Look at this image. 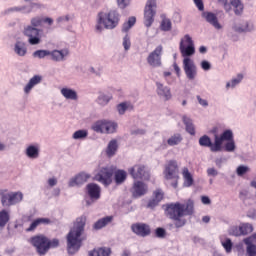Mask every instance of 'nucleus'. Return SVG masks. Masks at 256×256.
I'll return each instance as SVG.
<instances>
[{"mask_svg":"<svg viewBox=\"0 0 256 256\" xmlns=\"http://www.w3.org/2000/svg\"><path fill=\"white\" fill-rule=\"evenodd\" d=\"M161 57H163V46H157L147 57V63L150 67H161Z\"/></svg>","mask_w":256,"mask_h":256,"instance_id":"nucleus-13","label":"nucleus"},{"mask_svg":"<svg viewBox=\"0 0 256 256\" xmlns=\"http://www.w3.org/2000/svg\"><path fill=\"white\" fill-rule=\"evenodd\" d=\"M43 25V17L36 16L30 19V24L26 25V27H34V29H39Z\"/></svg>","mask_w":256,"mask_h":256,"instance_id":"nucleus-47","label":"nucleus"},{"mask_svg":"<svg viewBox=\"0 0 256 256\" xmlns=\"http://www.w3.org/2000/svg\"><path fill=\"white\" fill-rule=\"evenodd\" d=\"M1 205L2 207H13V201L9 190L6 189L3 195L1 196Z\"/></svg>","mask_w":256,"mask_h":256,"instance_id":"nucleus-41","label":"nucleus"},{"mask_svg":"<svg viewBox=\"0 0 256 256\" xmlns=\"http://www.w3.org/2000/svg\"><path fill=\"white\" fill-rule=\"evenodd\" d=\"M10 197L12 199V205H19L21 201H23V192L17 191V192H10Z\"/></svg>","mask_w":256,"mask_h":256,"instance_id":"nucleus-46","label":"nucleus"},{"mask_svg":"<svg viewBox=\"0 0 256 256\" xmlns=\"http://www.w3.org/2000/svg\"><path fill=\"white\" fill-rule=\"evenodd\" d=\"M157 15V0H147L144 8V25L151 27Z\"/></svg>","mask_w":256,"mask_h":256,"instance_id":"nucleus-7","label":"nucleus"},{"mask_svg":"<svg viewBox=\"0 0 256 256\" xmlns=\"http://www.w3.org/2000/svg\"><path fill=\"white\" fill-rule=\"evenodd\" d=\"M245 245H247L246 253L247 256H256V233L244 239Z\"/></svg>","mask_w":256,"mask_h":256,"instance_id":"nucleus-26","label":"nucleus"},{"mask_svg":"<svg viewBox=\"0 0 256 256\" xmlns=\"http://www.w3.org/2000/svg\"><path fill=\"white\" fill-rule=\"evenodd\" d=\"M86 223L87 217H78L74 222L72 229H70L67 234L66 241L69 255H75V253H78L79 249H81V245H83V241H85V237L82 236L85 233Z\"/></svg>","mask_w":256,"mask_h":256,"instance_id":"nucleus-3","label":"nucleus"},{"mask_svg":"<svg viewBox=\"0 0 256 256\" xmlns=\"http://www.w3.org/2000/svg\"><path fill=\"white\" fill-rule=\"evenodd\" d=\"M183 141V136L180 133H176L170 136L167 140V143L170 147H175V145H179Z\"/></svg>","mask_w":256,"mask_h":256,"instance_id":"nucleus-44","label":"nucleus"},{"mask_svg":"<svg viewBox=\"0 0 256 256\" xmlns=\"http://www.w3.org/2000/svg\"><path fill=\"white\" fill-rule=\"evenodd\" d=\"M43 81V76L37 74L29 79L28 83L24 86L23 91L25 95H30L31 91L37 87V85H41Z\"/></svg>","mask_w":256,"mask_h":256,"instance_id":"nucleus-23","label":"nucleus"},{"mask_svg":"<svg viewBox=\"0 0 256 256\" xmlns=\"http://www.w3.org/2000/svg\"><path fill=\"white\" fill-rule=\"evenodd\" d=\"M196 99H197L199 105H201V107H209V102L207 101V99H203L199 95L196 96Z\"/></svg>","mask_w":256,"mask_h":256,"instance_id":"nucleus-64","label":"nucleus"},{"mask_svg":"<svg viewBox=\"0 0 256 256\" xmlns=\"http://www.w3.org/2000/svg\"><path fill=\"white\" fill-rule=\"evenodd\" d=\"M243 81V74H238L226 83V89H235Z\"/></svg>","mask_w":256,"mask_h":256,"instance_id":"nucleus-42","label":"nucleus"},{"mask_svg":"<svg viewBox=\"0 0 256 256\" xmlns=\"http://www.w3.org/2000/svg\"><path fill=\"white\" fill-rule=\"evenodd\" d=\"M122 45H123L125 51H129V49H131V38L129 37V35L126 34L124 36Z\"/></svg>","mask_w":256,"mask_h":256,"instance_id":"nucleus-57","label":"nucleus"},{"mask_svg":"<svg viewBox=\"0 0 256 256\" xmlns=\"http://www.w3.org/2000/svg\"><path fill=\"white\" fill-rule=\"evenodd\" d=\"M31 245L35 247L40 255H47L49 253L48 238L43 235L34 236L30 239Z\"/></svg>","mask_w":256,"mask_h":256,"instance_id":"nucleus-10","label":"nucleus"},{"mask_svg":"<svg viewBox=\"0 0 256 256\" xmlns=\"http://www.w3.org/2000/svg\"><path fill=\"white\" fill-rule=\"evenodd\" d=\"M91 179V174L87 172H81L75 177L71 178L68 182L69 187H79L83 185L84 183H87Z\"/></svg>","mask_w":256,"mask_h":256,"instance_id":"nucleus-18","label":"nucleus"},{"mask_svg":"<svg viewBox=\"0 0 256 256\" xmlns=\"http://www.w3.org/2000/svg\"><path fill=\"white\" fill-rule=\"evenodd\" d=\"M147 191H149L147 184L141 181L134 182L132 187L133 197H143V195L147 194Z\"/></svg>","mask_w":256,"mask_h":256,"instance_id":"nucleus-25","label":"nucleus"},{"mask_svg":"<svg viewBox=\"0 0 256 256\" xmlns=\"http://www.w3.org/2000/svg\"><path fill=\"white\" fill-rule=\"evenodd\" d=\"M156 201H158L159 203H161V201H163V190L161 189H157L154 192V197H153Z\"/></svg>","mask_w":256,"mask_h":256,"instance_id":"nucleus-59","label":"nucleus"},{"mask_svg":"<svg viewBox=\"0 0 256 256\" xmlns=\"http://www.w3.org/2000/svg\"><path fill=\"white\" fill-rule=\"evenodd\" d=\"M107 127V120H98L92 125V130L95 131V133H101L102 135H105Z\"/></svg>","mask_w":256,"mask_h":256,"instance_id":"nucleus-37","label":"nucleus"},{"mask_svg":"<svg viewBox=\"0 0 256 256\" xmlns=\"http://www.w3.org/2000/svg\"><path fill=\"white\" fill-rule=\"evenodd\" d=\"M240 231L242 235H249V233H253V225L249 223H243L240 225Z\"/></svg>","mask_w":256,"mask_h":256,"instance_id":"nucleus-50","label":"nucleus"},{"mask_svg":"<svg viewBox=\"0 0 256 256\" xmlns=\"http://www.w3.org/2000/svg\"><path fill=\"white\" fill-rule=\"evenodd\" d=\"M113 221V216H106L104 218L99 219L93 225V229L99 231V229H103V227H107L109 223Z\"/></svg>","mask_w":256,"mask_h":256,"instance_id":"nucleus-35","label":"nucleus"},{"mask_svg":"<svg viewBox=\"0 0 256 256\" xmlns=\"http://www.w3.org/2000/svg\"><path fill=\"white\" fill-rule=\"evenodd\" d=\"M59 247V239L54 238L52 240H49L48 238V251L49 249H57Z\"/></svg>","mask_w":256,"mask_h":256,"instance_id":"nucleus-58","label":"nucleus"},{"mask_svg":"<svg viewBox=\"0 0 256 256\" xmlns=\"http://www.w3.org/2000/svg\"><path fill=\"white\" fill-rule=\"evenodd\" d=\"M13 52L17 57H25L27 55V43L19 40L13 46Z\"/></svg>","mask_w":256,"mask_h":256,"instance_id":"nucleus-29","label":"nucleus"},{"mask_svg":"<svg viewBox=\"0 0 256 256\" xmlns=\"http://www.w3.org/2000/svg\"><path fill=\"white\" fill-rule=\"evenodd\" d=\"M119 25V13L115 10L110 12H100L96 24V31L101 33L105 29H115Z\"/></svg>","mask_w":256,"mask_h":256,"instance_id":"nucleus-5","label":"nucleus"},{"mask_svg":"<svg viewBox=\"0 0 256 256\" xmlns=\"http://www.w3.org/2000/svg\"><path fill=\"white\" fill-rule=\"evenodd\" d=\"M43 5L39 3H30L28 5L13 6L4 11L5 15H11V13H22L23 15H29L33 13V9H41Z\"/></svg>","mask_w":256,"mask_h":256,"instance_id":"nucleus-11","label":"nucleus"},{"mask_svg":"<svg viewBox=\"0 0 256 256\" xmlns=\"http://www.w3.org/2000/svg\"><path fill=\"white\" fill-rule=\"evenodd\" d=\"M89 136V131L85 129L77 130L73 133L72 138L76 141H83Z\"/></svg>","mask_w":256,"mask_h":256,"instance_id":"nucleus-45","label":"nucleus"},{"mask_svg":"<svg viewBox=\"0 0 256 256\" xmlns=\"http://www.w3.org/2000/svg\"><path fill=\"white\" fill-rule=\"evenodd\" d=\"M118 115H125L127 111H133V103L130 101H124L116 106Z\"/></svg>","mask_w":256,"mask_h":256,"instance_id":"nucleus-33","label":"nucleus"},{"mask_svg":"<svg viewBox=\"0 0 256 256\" xmlns=\"http://www.w3.org/2000/svg\"><path fill=\"white\" fill-rule=\"evenodd\" d=\"M131 231L139 237H147L151 235V228L145 223H134L131 225Z\"/></svg>","mask_w":256,"mask_h":256,"instance_id":"nucleus-17","label":"nucleus"},{"mask_svg":"<svg viewBox=\"0 0 256 256\" xmlns=\"http://www.w3.org/2000/svg\"><path fill=\"white\" fill-rule=\"evenodd\" d=\"M202 18L205 19L206 23H209V25H212L214 29H217L218 31L223 29V25L219 23V18H217V14L209 11H205L202 13Z\"/></svg>","mask_w":256,"mask_h":256,"instance_id":"nucleus-20","label":"nucleus"},{"mask_svg":"<svg viewBox=\"0 0 256 256\" xmlns=\"http://www.w3.org/2000/svg\"><path fill=\"white\" fill-rule=\"evenodd\" d=\"M111 177H113V168L102 167L96 174L95 179L99 183H102L104 187H109V184L112 182Z\"/></svg>","mask_w":256,"mask_h":256,"instance_id":"nucleus-12","label":"nucleus"},{"mask_svg":"<svg viewBox=\"0 0 256 256\" xmlns=\"http://www.w3.org/2000/svg\"><path fill=\"white\" fill-rule=\"evenodd\" d=\"M156 93L163 99L164 101H171L173 94H171V88L165 86L161 82H156Z\"/></svg>","mask_w":256,"mask_h":256,"instance_id":"nucleus-21","label":"nucleus"},{"mask_svg":"<svg viewBox=\"0 0 256 256\" xmlns=\"http://www.w3.org/2000/svg\"><path fill=\"white\" fill-rule=\"evenodd\" d=\"M69 55H71L69 48H63L60 50L54 49L51 51L40 49L32 53V57H34V59H45L46 57H50L51 61H54L55 63H63V61H67Z\"/></svg>","mask_w":256,"mask_h":256,"instance_id":"nucleus-4","label":"nucleus"},{"mask_svg":"<svg viewBox=\"0 0 256 256\" xmlns=\"http://www.w3.org/2000/svg\"><path fill=\"white\" fill-rule=\"evenodd\" d=\"M249 207L251 206H244L243 211L246 212L247 217H249L250 219H256V209Z\"/></svg>","mask_w":256,"mask_h":256,"instance_id":"nucleus-53","label":"nucleus"},{"mask_svg":"<svg viewBox=\"0 0 256 256\" xmlns=\"http://www.w3.org/2000/svg\"><path fill=\"white\" fill-rule=\"evenodd\" d=\"M206 173L208 177H217V175H219V171H217V169L215 168H208L206 170Z\"/></svg>","mask_w":256,"mask_h":256,"instance_id":"nucleus-63","label":"nucleus"},{"mask_svg":"<svg viewBox=\"0 0 256 256\" xmlns=\"http://www.w3.org/2000/svg\"><path fill=\"white\" fill-rule=\"evenodd\" d=\"M223 141H233L232 130H225L220 136L215 135V147L218 149V151L223 149Z\"/></svg>","mask_w":256,"mask_h":256,"instance_id":"nucleus-19","label":"nucleus"},{"mask_svg":"<svg viewBox=\"0 0 256 256\" xmlns=\"http://www.w3.org/2000/svg\"><path fill=\"white\" fill-rule=\"evenodd\" d=\"M131 177L134 179H143L144 181H149L151 179V173L149 168L143 164H136L128 169Z\"/></svg>","mask_w":256,"mask_h":256,"instance_id":"nucleus-9","label":"nucleus"},{"mask_svg":"<svg viewBox=\"0 0 256 256\" xmlns=\"http://www.w3.org/2000/svg\"><path fill=\"white\" fill-rule=\"evenodd\" d=\"M89 256H111V248L109 247H100L95 248L88 253Z\"/></svg>","mask_w":256,"mask_h":256,"instance_id":"nucleus-36","label":"nucleus"},{"mask_svg":"<svg viewBox=\"0 0 256 256\" xmlns=\"http://www.w3.org/2000/svg\"><path fill=\"white\" fill-rule=\"evenodd\" d=\"M253 29H255V25L251 21L234 22L232 24L231 30H228L227 32V37H229V39L232 41H238L239 36L234 33H251Z\"/></svg>","mask_w":256,"mask_h":256,"instance_id":"nucleus-6","label":"nucleus"},{"mask_svg":"<svg viewBox=\"0 0 256 256\" xmlns=\"http://www.w3.org/2000/svg\"><path fill=\"white\" fill-rule=\"evenodd\" d=\"M86 193L91 201L87 200L86 205H91V203L101 199V187L95 183H89L86 186Z\"/></svg>","mask_w":256,"mask_h":256,"instance_id":"nucleus-14","label":"nucleus"},{"mask_svg":"<svg viewBox=\"0 0 256 256\" xmlns=\"http://www.w3.org/2000/svg\"><path fill=\"white\" fill-rule=\"evenodd\" d=\"M43 81V76L37 74L29 79L28 83L24 86L23 91L25 95H30L31 91L37 87V85H41Z\"/></svg>","mask_w":256,"mask_h":256,"instance_id":"nucleus-22","label":"nucleus"},{"mask_svg":"<svg viewBox=\"0 0 256 256\" xmlns=\"http://www.w3.org/2000/svg\"><path fill=\"white\" fill-rule=\"evenodd\" d=\"M118 149L119 143L117 142V140L113 139L108 143L105 153L107 157H115V155H117Z\"/></svg>","mask_w":256,"mask_h":256,"instance_id":"nucleus-30","label":"nucleus"},{"mask_svg":"<svg viewBox=\"0 0 256 256\" xmlns=\"http://www.w3.org/2000/svg\"><path fill=\"white\" fill-rule=\"evenodd\" d=\"M230 5L237 16H241L243 11H245V4L241 0H230Z\"/></svg>","mask_w":256,"mask_h":256,"instance_id":"nucleus-34","label":"nucleus"},{"mask_svg":"<svg viewBox=\"0 0 256 256\" xmlns=\"http://www.w3.org/2000/svg\"><path fill=\"white\" fill-rule=\"evenodd\" d=\"M200 147H209L212 153H219V148L215 146V136L214 143L211 141V138L208 135H203L199 138Z\"/></svg>","mask_w":256,"mask_h":256,"instance_id":"nucleus-27","label":"nucleus"},{"mask_svg":"<svg viewBox=\"0 0 256 256\" xmlns=\"http://www.w3.org/2000/svg\"><path fill=\"white\" fill-rule=\"evenodd\" d=\"M165 213L166 217L175 221V227L179 229L185 227V223H187V220L181 217L191 216L195 213V203L191 199L186 200L184 203H171L166 206Z\"/></svg>","mask_w":256,"mask_h":256,"instance_id":"nucleus-2","label":"nucleus"},{"mask_svg":"<svg viewBox=\"0 0 256 256\" xmlns=\"http://www.w3.org/2000/svg\"><path fill=\"white\" fill-rule=\"evenodd\" d=\"M180 53L183 59V70L188 81H195L197 79V66L195 62L189 57L195 55V43L189 34H186L179 45Z\"/></svg>","mask_w":256,"mask_h":256,"instance_id":"nucleus-1","label":"nucleus"},{"mask_svg":"<svg viewBox=\"0 0 256 256\" xmlns=\"http://www.w3.org/2000/svg\"><path fill=\"white\" fill-rule=\"evenodd\" d=\"M49 223H51V220L49 218H38L30 224L29 228H27L26 231H35V229H37L39 225H49Z\"/></svg>","mask_w":256,"mask_h":256,"instance_id":"nucleus-39","label":"nucleus"},{"mask_svg":"<svg viewBox=\"0 0 256 256\" xmlns=\"http://www.w3.org/2000/svg\"><path fill=\"white\" fill-rule=\"evenodd\" d=\"M24 154L28 159H31L32 161L39 159L41 155V145L39 143H31L27 145L24 150Z\"/></svg>","mask_w":256,"mask_h":256,"instance_id":"nucleus-16","label":"nucleus"},{"mask_svg":"<svg viewBox=\"0 0 256 256\" xmlns=\"http://www.w3.org/2000/svg\"><path fill=\"white\" fill-rule=\"evenodd\" d=\"M137 22V18L135 17H130L128 19V21H126L123 26H122V31L124 33H127V31H129V29H131V27H133L135 25V23Z\"/></svg>","mask_w":256,"mask_h":256,"instance_id":"nucleus-49","label":"nucleus"},{"mask_svg":"<svg viewBox=\"0 0 256 256\" xmlns=\"http://www.w3.org/2000/svg\"><path fill=\"white\" fill-rule=\"evenodd\" d=\"M41 33L43 30L31 26H24L23 35L27 38L29 45H39L41 43Z\"/></svg>","mask_w":256,"mask_h":256,"instance_id":"nucleus-8","label":"nucleus"},{"mask_svg":"<svg viewBox=\"0 0 256 256\" xmlns=\"http://www.w3.org/2000/svg\"><path fill=\"white\" fill-rule=\"evenodd\" d=\"M229 235H233L234 237H240V235H243L241 232V226H232L229 229Z\"/></svg>","mask_w":256,"mask_h":256,"instance_id":"nucleus-54","label":"nucleus"},{"mask_svg":"<svg viewBox=\"0 0 256 256\" xmlns=\"http://www.w3.org/2000/svg\"><path fill=\"white\" fill-rule=\"evenodd\" d=\"M164 177L167 180L179 179V166H177V161L170 160L164 169Z\"/></svg>","mask_w":256,"mask_h":256,"instance_id":"nucleus-15","label":"nucleus"},{"mask_svg":"<svg viewBox=\"0 0 256 256\" xmlns=\"http://www.w3.org/2000/svg\"><path fill=\"white\" fill-rule=\"evenodd\" d=\"M237 149V146L235 145V140H229L224 145V151H227V153H233Z\"/></svg>","mask_w":256,"mask_h":256,"instance_id":"nucleus-52","label":"nucleus"},{"mask_svg":"<svg viewBox=\"0 0 256 256\" xmlns=\"http://www.w3.org/2000/svg\"><path fill=\"white\" fill-rule=\"evenodd\" d=\"M183 179H184V187H191L194 183L193 175L189 172L188 168H183L182 171Z\"/></svg>","mask_w":256,"mask_h":256,"instance_id":"nucleus-40","label":"nucleus"},{"mask_svg":"<svg viewBox=\"0 0 256 256\" xmlns=\"http://www.w3.org/2000/svg\"><path fill=\"white\" fill-rule=\"evenodd\" d=\"M119 125L115 121L106 120V131L105 135H111L113 133H117V128Z\"/></svg>","mask_w":256,"mask_h":256,"instance_id":"nucleus-43","label":"nucleus"},{"mask_svg":"<svg viewBox=\"0 0 256 256\" xmlns=\"http://www.w3.org/2000/svg\"><path fill=\"white\" fill-rule=\"evenodd\" d=\"M222 246L224 247L226 253H231L233 249V242H231V239L227 238L224 242H222Z\"/></svg>","mask_w":256,"mask_h":256,"instance_id":"nucleus-56","label":"nucleus"},{"mask_svg":"<svg viewBox=\"0 0 256 256\" xmlns=\"http://www.w3.org/2000/svg\"><path fill=\"white\" fill-rule=\"evenodd\" d=\"M127 180V171L125 170H116L114 172V181L116 185H123Z\"/></svg>","mask_w":256,"mask_h":256,"instance_id":"nucleus-38","label":"nucleus"},{"mask_svg":"<svg viewBox=\"0 0 256 256\" xmlns=\"http://www.w3.org/2000/svg\"><path fill=\"white\" fill-rule=\"evenodd\" d=\"M182 122L185 125L187 133H189V135H195V124L193 123V119L187 115H183Z\"/></svg>","mask_w":256,"mask_h":256,"instance_id":"nucleus-32","label":"nucleus"},{"mask_svg":"<svg viewBox=\"0 0 256 256\" xmlns=\"http://www.w3.org/2000/svg\"><path fill=\"white\" fill-rule=\"evenodd\" d=\"M249 171H251V168H249V166L240 165L236 168V175H238V177H243V175H247Z\"/></svg>","mask_w":256,"mask_h":256,"instance_id":"nucleus-51","label":"nucleus"},{"mask_svg":"<svg viewBox=\"0 0 256 256\" xmlns=\"http://www.w3.org/2000/svg\"><path fill=\"white\" fill-rule=\"evenodd\" d=\"M131 0H117V4L120 9H125V7H129Z\"/></svg>","mask_w":256,"mask_h":256,"instance_id":"nucleus-62","label":"nucleus"},{"mask_svg":"<svg viewBox=\"0 0 256 256\" xmlns=\"http://www.w3.org/2000/svg\"><path fill=\"white\" fill-rule=\"evenodd\" d=\"M113 99V94L111 93H105V92H100L96 102L98 105L101 107H106V105H109V102Z\"/></svg>","mask_w":256,"mask_h":256,"instance_id":"nucleus-31","label":"nucleus"},{"mask_svg":"<svg viewBox=\"0 0 256 256\" xmlns=\"http://www.w3.org/2000/svg\"><path fill=\"white\" fill-rule=\"evenodd\" d=\"M218 3L223 5L226 13H229V11H231V4H229L228 0H218Z\"/></svg>","mask_w":256,"mask_h":256,"instance_id":"nucleus-61","label":"nucleus"},{"mask_svg":"<svg viewBox=\"0 0 256 256\" xmlns=\"http://www.w3.org/2000/svg\"><path fill=\"white\" fill-rule=\"evenodd\" d=\"M200 67H201V69H203V71H210L211 70V63L207 60H203L200 63Z\"/></svg>","mask_w":256,"mask_h":256,"instance_id":"nucleus-60","label":"nucleus"},{"mask_svg":"<svg viewBox=\"0 0 256 256\" xmlns=\"http://www.w3.org/2000/svg\"><path fill=\"white\" fill-rule=\"evenodd\" d=\"M9 223V211L3 209L0 211V227H5Z\"/></svg>","mask_w":256,"mask_h":256,"instance_id":"nucleus-48","label":"nucleus"},{"mask_svg":"<svg viewBox=\"0 0 256 256\" xmlns=\"http://www.w3.org/2000/svg\"><path fill=\"white\" fill-rule=\"evenodd\" d=\"M239 199L242 201L244 207H251L255 200L249 190L243 189L239 192Z\"/></svg>","mask_w":256,"mask_h":256,"instance_id":"nucleus-28","label":"nucleus"},{"mask_svg":"<svg viewBox=\"0 0 256 256\" xmlns=\"http://www.w3.org/2000/svg\"><path fill=\"white\" fill-rule=\"evenodd\" d=\"M162 31H171V20L163 19L160 25Z\"/></svg>","mask_w":256,"mask_h":256,"instance_id":"nucleus-55","label":"nucleus"},{"mask_svg":"<svg viewBox=\"0 0 256 256\" xmlns=\"http://www.w3.org/2000/svg\"><path fill=\"white\" fill-rule=\"evenodd\" d=\"M60 94L66 101H79V94L77 93V90L64 86L60 89Z\"/></svg>","mask_w":256,"mask_h":256,"instance_id":"nucleus-24","label":"nucleus"}]
</instances>
